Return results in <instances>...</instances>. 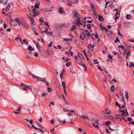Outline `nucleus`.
Listing matches in <instances>:
<instances>
[{"label": "nucleus", "instance_id": "obj_32", "mask_svg": "<svg viewBox=\"0 0 134 134\" xmlns=\"http://www.w3.org/2000/svg\"><path fill=\"white\" fill-rule=\"evenodd\" d=\"M118 47L119 48H121L122 49L124 50V45H120L118 46Z\"/></svg>", "mask_w": 134, "mask_h": 134}, {"label": "nucleus", "instance_id": "obj_47", "mask_svg": "<svg viewBox=\"0 0 134 134\" xmlns=\"http://www.w3.org/2000/svg\"><path fill=\"white\" fill-rule=\"evenodd\" d=\"M34 55L36 57H37L38 56V54L37 52H35L34 53Z\"/></svg>", "mask_w": 134, "mask_h": 134}, {"label": "nucleus", "instance_id": "obj_49", "mask_svg": "<svg viewBox=\"0 0 134 134\" xmlns=\"http://www.w3.org/2000/svg\"><path fill=\"white\" fill-rule=\"evenodd\" d=\"M127 120L129 121H131L132 120V119L131 118L128 117L127 118Z\"/></svg>", "mask_w": 134, "mask_h": 134}, {"label": "nucleus", "instance_id": "obj_33", "mask_svg": "<svg viewBox=\"0 0 134 134\" xmlns=\"http://www.w3.org/2000/svg\"><path fill=\"white\" fill-rule=\"evenodd\" d=\"M111 123V122L109 121H106L105 123V125H108L109 124Z\"/></svg>", "mask_w": 134, "mask_h": 134}, {"label": "nucleus", "instance_id": "obj_15", "mask_svg": "<svg viewBox=\"0 0 134 134\" xmlns=\"http://www.w3.org/2000/svg\"><path fill=\"white\" fill-rule=\"evenodd\" d=\"M125 96L126 99L127 100L129 98L128 94V92L126 91H125Z\"/></svg>", "mask_w": 134, "mask_h": 134}, {"label": "nucleus", "instance_id": "obj_27", "mask_svg": "<svg viewBox=\"0 0 134 134\" xmlns=\"http://www.w3.org/2000/svg\"><path fill=\"white\" fill-rule=\"evenodd\" d=\"M76 21H77V22H80L81 21V20L80 19V18L79 17L77 18L75 20Z\"/></svg>", "mask_w": 134, "mask_h": 134}, {"label": "nucleus", "instance_id": "obj_25", "mask_svg": "<svg viewBox=\"0 0 134 134\" xmlns=\"http://www.w3.org/2000/svg\"><path fill=\"white\" fill-rule=\"evenodd\" d=\"M102 23H100L99 24L100 27L101 28V29L102 30H103V29L105 28L103 26H102Z\"/></svg>", "mask_w": 134, "mask_h": 134}, {"label": "nucleus", "instance_id": "obj_24", "mask_svg": "<svg viewBox=\"0 0 134 134\" xmlns=\"http://www.w3.org/2000/svg\"><path fill=\"white\" fill-rule=\"evenodd\" d=\"M87 28L88 29H90L91 27V25L89 24H87Z\"/></svg>", "mask_w": 134, "mask_h": 134}, {"label": "nucleus", "instance_id": "obj_11", "mask_svg": "<svg viewBox=\"0 0 134 134\" xmlns=\"http://www.w3.org/2000/svg\"><path fill=\"white\" fill-rule=\"evenodd\" d=\"M80 15L78 14L76 12H74V15L73 16V17L74 18L75 17H77V18L79 17Z\"/></svg>", "mask_w": 134, "mask_h": 134}, {"label": "nucleus", "instance_id": "obj_14", "mask_svg": "<svg viewBox=\"0 0 134 134\" xmlns=\"http://www.w3.org/2000/svg\"><path fill=\"white\" fill-rule=\"evenodd\" d=\"M86 34L88 36H91V34L88 30H86L85 31Z\"/></svg>", "mask_w": 134, "mask_h": 134}, {"label": "nucleus", "instance_id": "obj_58", "mask_svg": "<svg viewBox=\"0 0 134 134\" xmlns=\"http://www.w3.org/2000/svg\"><path fill=\"white\" fill-rule=\"evenodd\" d=\"M83 53L85 54V56L86 57H87V55H86V52H85V50H83Z\"/></svg>", "mask_w": 134, "mask_h": 134}, {"label": "nucleus", "instance_id": "obj_51", "mask_svg": "<svg viewBox=\"0 0 134 134\" xmlns=\"http://www.w3.org/2000/svg\"><path fill=\"white\" fill-rule=\"evenodd\" d=\"M97 66L98 67V68L101 71H102L104 69H102L101 68L99 65H97Z\"/></svg>", "mask_w": 134, "mask_h": 134}, {"label": "nucleus", "instance_id": "obj_35", "mask_svg": "<svg viewBox=\"0 0 134 134\" xmlns=\"http://www.w3.org/2000/svg\"><path fill=\"white\" fill-rule=\"evenodd\" d=\"M78 0H71V3H76Z\"/></svg>", "mask_w": 134, "mask_h": 134}, {"label": "nucleus", "instance_id": "obj_61", "mask_svg": "<svg viewBox=\"0 0 134 134\" xmlns=\"http://www.w3.org/2000/svg\"><path fill=\"white\" fill-rule=\"evenodd\" d=\"M29 14H30V15L31 16H33L32 15V14L34 13H33V12H32V11H30V12H29Z\"/></svg>", "mask_w": 134, "mask_h": 134}, {"label": "nucleus", "instance_id": "obj_56", "mask_svg": "<svg viewBox=\"0 0 134 134\" xmlns=\"http://www.w3.org/2000/svg\"><path fill=\"white\" fill-rule=\"evenodd\" d=\"M103 30H105L107 32H108L109 31V30L107 28H105L103 29Z\"/></svg>", "mask_w": 134, "mask_h": 134}, {"label": "nucleus", "instance_id": "obj_60", "mask_svg": "<svg viewBox=\"0 0 134 134\" xmlns=\"http://www.w3.org/2000/svg\"><path fill=\"white\" fill-rule=\"evenodd\" d=\"M46 95V93H42V96L43 97H44V96Z\"/></svg>", "mask_w": 134, "mask_h": 134}, {"label": "nucleus", "instance_id": "obj_52", "mask_svg": "<svg viewBox=\"0 0 134 134\" xmlns=\"http://www.w3.org/2000/svg\"><path fill=\"white\" fill-rule=\"evenodd\" d=\"M1 32L2 34L3 35L4 34V31L2 28L1 29Z\"/></svg>", "mask_w": 134, "mask_h": 134}, {"label": "nucleus", "instance_id": "obj_41", "mask_svg": "<svg viewBox=\"0 0 134 134\" xmlns=\"http://www.w3.org/2000/svg\"><path fill=\"white\" fill-rule=\"evenodd\" d=\"M129 114L128 113L127 111V112H126V113H125V117H126V116H129Z\"/></svg>", "mask_w": 134, "mask_h": 134}, {"label": "nucleus", "instance_id": "obj_54", "mask_svg": "<svg viewBox=\"0 0 134 134\" xmlns=\"http://www.w3.org/2000/svg\"><path fill=\"white\" fill-rule=\"evenodd\" d=\"M36 9V8H35L33 9V12H33L34 13H35L36 12L37 10Z\"/></svg>", "mask_w": 134, "mask_h": 134}, {"label": "nucleus", "instance_id": "obj_6", "mask_svg": "<svg viewBox=\"0 0 134 134\" xmlns=\"http://www.w3.org/2000/svg\"><path fill=\"white\" fill-rule=\"evenodd\" d=\"M107 34L110 37L113 36L114 35L113 33L110 30L107 33Z\"/></svg>", "mask_w": 134, "mask_h": 134}, {"label": "nucleus", "instance_id": "obj_30", "mask_svg": "<svg viewBox=\"0 0 134 134\" xmlns=\"http://www.w3.org/2000/svg\"><path fill=\"white\" fill-rule=\"evenodd\" d=\"M39 12H36L35 13H34V15L33 16L34 17H35L37 15H38L39 14Z\"/></svg>", "mask_w": 134, "mask_h": 134}, {"label": "nucleus", "instance_id": "obj_50", "mask_svg": "<svg viewBox=\"0 0 134 134\" xmlns=\"http://www.w3.org/2000/svg\"><path fill=\"white\" fill-rule=\"evenodd\" d=\"M89 45L91 46V47L92 48H93L94 47V45H92V44H89Z\"/></svg>", "mask_w": 134, "mask_h": 134}, {"label": "nucleus", "instance_id": "obj_46", "mask_svg": "<svg viewBox=\"0 0 134 134\" xmlns=\"http://www.w3.org/2000/svg\"><path fill=\"white\" fill-rule=\"evenodd\" d=\"M67 115H68V116H73L72 114L71 113H68L67 114Z\"/></svg>", "mask_w": 134, "mask_h": 134}, {"label": "nucleus", "instance_id": "obj_59", "mask_svg": "<svg viewBox=\"0 0 134 134\" xmlns=\"http://www.w3.org/2000/svg\"><path fill=\"white\" fill-rule=\"evenodd\" d=\"M113 53L114 54V55H116L117 54V52L115 51H113Z\"/></svg>", "mask_w": 134, "mask_h": 134}, {"label": "nucleus", "instance_id": "obj_39", "mask_svg": "<svg viewBox=\"0 0 134 134\" xmlns=\"http://www.w3.org/2000/svg\"><path fill=\"white\" fill-rule=\"evenodd\" d=\"M76 24L78 26H80V25H82V24L80 22H77Z\"/></svg>", "mask_w": 134, "mask_h": 134}, {"label": "nucleus", "instance_id": "obj_17", "mask_svg": "<svg viewBox=\"0 0 134 134\" xmlns=\"http://www.w3.org/2000/svg\"><path fill=\"white\" fill-rule=\"evenodd\" d=\"M62 85L63 86V88L65 89V83L63 81L62 82Z\"/></svg>", "mask_w": 134, "mask_h": 134}, {"label": "nucleus", "instance_id": "obj_53", "mask_svg": "<svg viewBox=\"0 0 134 134\" xmlns=\"http://www.w3.org/2000/svg\"><path fill=\"white\" fill-rule=\"evenodd\" d=\"M58 120L60 123H62L63 122L62 120L59 118L58 119Z\"/></svg>", "mask_w": 134, "mask_h": 134}, {"label": "nucleus", "instance_id": "obj_1", "mask_svg": "<svg viewBox=\"0 0 134 134\" xmlns=\"http://www.w3.org/2000/svg\"><path fill=\"white\" fill-rule=\"evenodd\" d=\"M21 24L26 29H28L29 28V26L27 23H21Z\"/></svg>", "mask_w": 134, "mask_h": 134}, {"label": "nucleus", "instance_id": "obj_16", "mask_svg": "<svg viewBox=\"0 0 134 134\" xmlns=\"http://www.w3.org/2000/svg\"><path fill=\"white\" fill-rule=\"evenodd\" d=\"M76 28V25H73L71 27V31H73Z\"/></svg>", "mask_w": 134, "mask_h": 134}, {"label": "nucleus", "instance_id": "obj_8", "mask_svg": "<svg viewBox=\"0 0 134 134\" xmlns=\"http://www.w3.org/2000/svg\"><path fill=\"white\" fill-rule=\"evenodd\" d=\"M82 62H81V61H80V60H77V63L78 64H79V65H81V66H83V67H84L85 66H86V65H85V64H84V63L82 64Z\"/></svg>", "mask_w": 134, "mask_h": 134}, {"label": "nucleus", "instance_id": "obj_37", "mask_svg": "<svg viewBox=\"0 0 134 134\" xmlns=\"http://www.w3.org/2000/svg\"><path fill=\"white\" fill-rule=\"evenodd\" d=\"M120 41V40L117 37L116 38V40L115 41V42L116 43L118 42H119Z\"/></svg>", "mask_w": 134, "mask_h": 134}, {"label": "nucleus", "instance_id": "obj_64", "mask_svg": "<svg viewBox=\"0 0 134 134\" xmlns=\"http://www.w3.org/2000/svg\"><path fill=\"white\" fill-rule=\"evenodd\" d=\"M93 14L95 16H97V13L95 12V11H93Z\"/></svg>", "mask_w": 134, "mask_h": 134}, {"label": "nucleus", "instance_id": "obj_19", "mask_svg": "<svg viewBox=\"0 0 134 134\" xmlns=\"http://www.w3.org/2000/svg\"><path fill=\"white\" fill-rule=\"evenodd\" d=\"M71 65V63L70 62H66V66H70Z\"/></svg>", "mask_w": 134, "mask_h": 134}, {"label": "nucleus", "instance_id": "obj_63", "mask_svg": "<svg viewBox=\"0 0 134 134\" xmlns=\"http://www.w3.org/2000/svg\"><path fill=\"white\" fill-rule=\"evenodd\" d=\"M9 8L8 7H7L5 9V11L6 12H7L8 10H9Z\"/></svg>", "mask_w": 134, "mask_h": 134}, {"label": "nucleus", "instance_id": "obj_57", "mask_svg": "<svg viewBox=\"0 0 134 134\" xmlns=\"http://www.w3.org/2000/svg\"><path fill=\"white\" fill-rule=\"evenodd\" d=\"M23 90L25 91H26L27 92L28 91V90L27 89V88L25 87H24L23 88Z\"/></svg>", "mask_w": 134, "mask_h": 134}, {"label": "nucleus", "instance_id": "obj_38", "mask_svg": "<svg viewBox=\"0 0 134 134\" xmlns=\"http://www.w3.org/2000/svg\"><path fill=\"white\" fill-rule=\"evenodd\" d=\"M47 90L48 92H51L52 90V89L51 88H49V87H48V88Z\"/></svg>", "mask_w": 134, "mask_h": 134}, {"label": "nucleus", "instance_id": "obj_4", "mask_svg": "<svg viewBox=\"0 0 134 134\" xmlns=\"http://www.w3.org/2000/svg\"><path fill=\"white\" fill-rule=\"evenodd\" d=\"M36 77L37 79H37V81H42L43 82H44V81L45 82L44 80H45V79H42L38 76H36Z\"/></svg>", "mask_w": 134, "mask_h": 134}, {"label": "nucleus", "instance_id": "obj_42", "mask_svg": "<svg viewBox=\"0 0 134 134\" xmlns=\"http://www.w3.org/2000/svg\"><path fill=\"white\" fill-rule=\"evenodd\" d=\"M94 37L96 39L98 38V34L97 33H96L94 36Z\"/></svg>", "mask_w": 134, "mask_h": 134}, {"label": "nucleus", "instance_id": "obj_28", "mask_svg": "<svg viewBox=\"0 0 134 134\" xmlns=\"http://www.w3.org/2000/svg\"><path fill=\"white\" fill-rule=\"evenodd\" d=\"M44 23V24L46 25L48 27H49V26L48 25V23L46 21L43 22Z\"/></svg>", "mask_w": 134, "mask_h": 134}, {"label": "nucleus", "instance_id": "obj_23", "mask_svg": "<svg viewBox=\"0 0 134 134\" xmlns=\"http://www.w3.org/2000/svg\"><path fill=\"white\" fill-rule=\"evenodd\" d=\"M115 105L116 106L118 107L119 108L120 107V105L119 104V103L117 101H116L115 102Z\"/></svg>", "mask_w": 134, "mask_h": 134}, {"label": "nucleus", "instance_id": "obj_2", "mask_svg": "<svg viewBox=\"0 0 134 134\" xmlns=\"http://www.w3.org/2000/svg\"><path fill=\"white\" fill-rule=\"evenodd\" d=\"M79 59H80V61L82 62V60L84 59V57L83 55L80 53H78V54Z\"/></svg>", "mask_w": 134, "mask_h": 134}, {"label": "nucleus", "instance_id": "obj_44", "mask_svg": "<svg viewBox=\"0 0 134 134\" xmlns=\"http://www.w3.org/2000/svg\"><path fill=\"white\" fill-rule=\"evenodd\" d=\"M120 114L118 115H115V116L116 117V119H117L118 118H119V116H120Z\"/></svg>", "mask_w": 134, "mask_h": 134}, {"label": "nucleus", "instance_id": "obj_12", "mask_svg": "<svg viewBox=\"0 0 134 134\" xmlns=\"http://www.w3.org/2000/svg\"><path fill=\"white\" fill-rule=\"evenodd\" d=\"M26 16L27 17V18L30 19V21H34V18L32 17H31L29 16L28 15H26Z\"/></svg>", "mask_w": 134, "mask_h": 134}, {"label": "nucleus", "instance_id": "obj_34", "mask_svg": "<svg viewBox=\"0 0 134 134\" xmlns=\"http://www.w3.org/2000/svg\"><path fill=\"white\" fill-rule=\"evenodd\" d=\"M14 20L16 21L18 23H19L20 21L19 19V18H16L14 19Z\"/></svg>", "mask_w": 134, "mask_h": 134}, {"label": "nucleus", "instance_id": "obj_31", "mask_svg": "<svg viewBox=\"0 0 134 134\" xmlns=\"http://www.w3.org/2000/svg\"><path fill=\"white\" fill-rule=\"evenodd\" d=\"M111 90L113 91H114L115 89V88L114 87V86L113 85L111 86Z\"/></svg>", "mask_w": 134, "mask_h": 134}, {"label": "nucleus", "instance_id": "obj_18", "mask_svg": "<svg viewBox=\"0 0 134 134\" xmlns=\"http://www.w3.org/2000/svg\"><path fill=\"white\" fill-rule=\"evenodd\" d=\"M70 24L69 23H67L65 24H64V26L65 27H69L70 26Z\"/></svg>", "mask_w": 134, "mask_h": 134}, {"label": "nucleus", "instance_id": "obj_40", "mask_svg": "<svg viewBox=\"0 0 134 134\" xmlns=\"http://www.w3.org/2000/svg\"><path fill=\"white\" fill-rule=\"evenodd\" d=\"M32 48V47L31 46H29L28 47L27 49L29 51H30L31 50V48Z\"/></svg>", "mask_w": 134, "mask_h": 134}, {"label": "nucleus", "instance_id": "obj_7", "mask_svg": "<svg viewBox=\"0 0 134 134\" xmlns=\"http://www.w3.org/2000/svg\"><path fill=\"white\" fill-rule=\"evenodd\" d=\"M40 3L39 2H36L35 3V8L36 9H39V6L40 5Z\"/></svg>", "mask_w": 134, "mask_h": 134}, {"label": "nucleus", "instance_id": "obj_5", "mask_svg": "<svg viewBox=\"0 0 134 134\" xmlns=\"http://www.w3.org/2000/svg\"><path fill=\"white\" fill-rule=\"evenodd\" d=\"M79 116L83 119H87L88 120H90V119L89 118L88 116H85L83 115H79Z\"/></svg>", "mask_w": 134, "mask_h": 134}, {"label": "nucleus", "instance_id": "obj_26", "mask_svg": "<svg viewBox=\"0 0 134 134\" xmlns=\"http://www.w3.org/2000/svg\"><path fill=\"white\" fill-rule=\"evenodd\" d=\"M93 120H95V122L98 125H100L99 123V120L97 119H96L95 120L94 119H92Z\"/></svg>", "mask_w": 134, "mask_h": 134}, {"label": "nucleus", "instance_id": "obj_21", "mask_svg": "<svg viewBox=\"0 0 134 134\" xmlns=\"http://www.w3.org/2000/svg\"><path fill=\"white\" fill-rule=\"evenodd\" d=\"M46 34L47 35H50L51 37H53V35L52 32H47Z\"/></svg>", "mask_w": 134, "mask_h": 134}, {"label": "nucleus", "instance_id": "obj_48", "mask_svg": "<svg viewBox=\"0 0 134 134\" xmlns=\"http://www.w3.org/2000/svg\"><path fill=\"white\" fill-rule=\"evenodd\" d=\"M125 105L124 104L123 105H122V106L121 107H119V108H120V109H121L122 108H125Z\"/></svg>", "mask_w": 134, "mask_h": 134}, {"label": "nucleus", "instance_id": "obj_9", "mask_svg": "<svg viewBox=\"0 0 134 134\" xmlns=\"http://www.w3.org/2000/svg\"><path fill=\"white\" fill-rule=\"evenodd\" d=\"M98 19L99 21L101 22H103L104 20V19L103 16L101 15H98Z\"/></svg>", "mask_w": 134, "mask_h": 134}, {"label": "nucleus", "instance_id": "obj_62", "mask_svg": "<svg viewBox=\"0 0 134 134\" xmlns=\"http://www.w3.org/2000/svg\"><path fill=\"white\" fill-rule=\"evenodd\" d=\"M41 33L42 34L43 33H45L46 34L47 33V32H46V31H42L41 32Z\"/></svg>", "mask_w": 134, "mask_h": 134}, {"label": "nucleus", "instance_id": "obj_3", "mask_svg": "<svg viewBox=\"0 0 134 134\" xmlns=\"http://www.w3.org/2000/svg\"><path fill=\"white\" fill-rule=\"evenodd\" d=\"M90 6L91 8V9L90 11L92 10L93 11H95V7L94 4L92 3H90ZM89 11H90V10Z\"/></svg>", "mask_w": 134, "mask_h": 134}, {"label": "nucleus", "instance_id": "obj_36", "mask_svg": "<svg viewBox=\"0 0 134 134\" xmlns=\"http://www.w3.org/2000/svg\"><path fill=\"white\" fill-rule=\"evenodd\" d=\"M39 21L42 22H43V18L42 17L41 18L39 19Z\"/></svg>", "mask_w": 134, "mask_h": 134}, {"label": "nucleus", "instance_id": "obj_10", "mask_svg": "<svg viewBox=\"0 0 134 134\" xmlns=\"http://www.w3.org/2000/svg\"><path fill=\"white\" fill-rule=\"evenodd\" d=\"M119 14H118V11L116 12L115 15V19L116 20L118 19L119 17Z\"/></svg>", "mask_w": 134, "mask_h": 134}, {"label": "nucleus", "instance_id": "obj_43", "mask_svg": "<svg viewBox=\"0 0 134 134\" xmlns=\"http://www.w3.org/2000/svg\"><path fill=\"white\" fill-rule=\"evenodd\" d=\"M108 57L110 59L112 60V57H113V56H111L110 55H108Z\"/></svg>", "mask_w": 134, "mask_h": 134}, {"label": "nucleus", "instance_id": "obj_22", "mask_svg": "<svg viewBox=\"0 0 134 134\" xmlns=\"http://www.w3.org/2000/svg\"><path fill=\"white\" fill-rule=\"evenodd\" d=\"M131 17V16L129 14L127 15L126 16V18L127 19H130Z\"/></svg>", "mask_w": 134, "mask_h": 134}, {"label": "nucleus", "instance_id": "obj_29", "mask_svg": "<svg viewBox=\"0 0 134 134\" xmlns=\"http://www.w3.org/2000/svg\"><path fill=\"white\" fill-rule=\"evenodd\" d=\"M63 8L62 7H60L59 9V12H60L61 13H63V11L62 10Z\"/></svg>", "mask_w": 134, "mask_h": 134}, {"label": "nucleus", "instance_id": "obj_45", "mask_svg": "<svg viewBox=\"0 0 134 134\" xmlns=\"http://www.w3.org/2000/svg\"><path fill=\"white\" fill-rule=\"evenodd\" d=\"M37 129H36V130H38L40 131H41L43 133H44V131H43L42 130V129H41L40 128H37Z\"/></svg>", "mask_w": 134, "mask_h": 134}, {"label": "nucleus", "instance_id": "obj_20", "mask_svg": "<svg viewBox=\"0 0 134 134\" xmlns=\"http://www.w3.org/2000/svg\"><path fill=\"white\" fill-rule=\"evenodd\" d=\"M93 126L95 127L97 129H98L99 128L98 125H96L95 123L93 124Z\"/></svg>", "mask_w": 134, "mask_h": 134}, {"label": "nucleus", "instance_id": "obj_13", "mask_svg": "<svg viewBox=\"0 0 134 134\" xmlns=\"http://www.w3.org/2000/svg\"><path fill=\"white\" fill-rule=\"evenodd\" d=\"M47 51L48 54L49 55H52L53 54V51L51 50H48V49H47Z\"/></svg>", "mask_w": 134, "mask_h": 134}, {"label": "nucleus", "instance_id": "obj_55", "mask_svg": "<svg viewBox=\"0 0 134 134\" xmlns=\"http://www.w3.org/2000/svg\"><path fill=\"white\" fill-rule=\"evenodd\" d=\"M86 19V17H85L82 19V20L84 21V24H85V20Z\"/></svg>", "mask_w": 134, "mask_h": 134}]
</instances>
